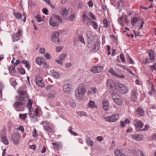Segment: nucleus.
Segmentation results:
<instances>
[{
	"mask_svg": "<svg viewBox=\"0 0 156 156\" xmlns=\"http://www.w3.org/2000/svg\"><path fill=\"white\" fill-rule=\"evenodd\" d=\"M117 89L120 93L122 94H125L128 92V89L126 86L120 83L118 84Z\"/></svg>",
	"mask_w": 156,
	"mask_h": 156,
	"instance_id": "f03ea898",
	"label": "nucleus"
},
{
	"mask_svg": "<svg viewBox=\"0 0 156 156\" xmlns=\"http://www.w3.org/2000/svg\"><path fill=\"white\" fill-rule=\"evenodd\" d=\"M90 25H92V26L94 27V29H97L98 28V25L96 22L93 21L92 20L91 22Z\"/></svg>",
	"mask_w": 156,
	"mask_h": 156,
	"instance_id": "c756f323",
	"label": "nucleus"
},
{
	"mask_svg": "<svg viewBox=\"0 0 156 156\" xmlns=\"http://www.w3.org/2000/svg\"><path fill=\"white\" fill-rule=\"evenodd\" d=\"M120 151L118 149H115L114 151V154L115 156H120L121 154Z\"/></svg>",
	"mask_w": 156,
	"mask_h": 156,
	"instance_id": "e433bc0d",
	"label": "nucleus"
},
{
	"mask_svg": "<svg viewBox=\"0 0 156 156\" xmlns=\"http://www.w3.org/2000/svg\"><path fill=\"white\" fill-rule=\"evenodd\" d=\"M49 23L51 26L55 27H57L59 25L58 22L51 20H49Z\"/></svg>",
	"mask_w": 156,
	"mask_h": 156,
	"instance_id": "393cba45",
	"label": "nucleus"
},
{
	"mask_svg": "<svg viewBox=\"0 0 156 156\" xmlns=\"http://www.w3.org/2000/svg\"><path fill=\"white\" fill-rule=\"evenodd\" d=\"M132 137L133 139L138 141L141 140L142 139V136L137 134L132 135Z\"/></svg>",
	"mask_w": 156,
	"mask_h": 156,
	"instance_id": "f3484780",
	"label": "nucleus"
},
{
	"mask_svg": "<svg viewBox=\"0 0 156 156\" xmlns=\"http://www.w3.org/2000/svg\"><path fill=\"white\" fill-rule=\"evenodd\" d=\"M22 63L25 65V67L27 68H29L30 66V64L26 60H23L22 62Z\"/></svg>",
	"mask_w": 156,
	"mask_h": 156,
	"instance_id": "f704fd0d",
	"label": "nucleus"
},
{
	"mask_svg": "<svg viewBox=\"0 0 156 156\" xmlns=\"http://www.w3.org/2000/svg\"><path fill=\"white\" fill-rule=\"evenodd\" d=\"M100 46V43L99 41H97L94 44V47L93 48V50L95 52H96Z\"/></svg>",
	"mask_w": 156,
	"mask_h": 156,
	"instance_id": "bb28decb",
	"label": "nucleus"
},
{
	"mask_svg": "<svg viewBox=\"0 0 156 156\" xmlns=\"http://www.w3.org/2000/svg\"><path fill=\"white\" fill-rule=\"evenodd\" d=\"M103 23L104 27L105 28H107L108 27V20L106 19H105L103 20Z\"/></svg>",
	"mask_w": 156,
	"mask_h": 156,
	"instance_id": "37998d69",
	"label": "nucleus"
},
{
	"mask_svg": "<svg viewBox=\"0 0 156 156\" xmlns=\"http://www.w3.org/2000/svg\"><path fill=\"white\" fill-rule=\"evenodd\" d=\"M86 91V89L83 86V84H80L75 92L76 98L78 100H82L83 98Z\"/></svg>",
	"mask_w": 156,
	"mask_h": 156,
	"instance_id": "f257e3e1",
	"label": "nucleus"
},
{
	"mask_svg": "<svg viewBox=\"0 0 156 156\" xmlns=\"http://www.w3.org/2000/svg\"><path fill=\"white\" fill-rule=\"evenodd\" d=\"M11 84L13 86H15L17 84V83L16 80H14L11 82Z\"/></svg>",
	"mask_w": 156,
	"mask_h": 156,
	"instance_id": "774afa93",
	"label": "nucleus"
},
{
	"mask_svg": "<svg viewBox=\"0 0 156 156\" xmlns=\"http://www.w3.org/2000/svg\"><path fill=\"white\" fill-rule=\"evenodd\" d=\"M55 19L60 23L62 22V20L60 19V17L58 15H56L55 16Z\"/></svg>",
	"mask_w": 156,
	"mask_h": 156,
	"instance_id": "6e6d98bb",
	"label": "nucleus"
},
{
	"mask_svg": "<svg viewBox=\"0 0 156 156\" xmlns=\"http://www.w3.org/2000/svg\"><path fill=\"white\" fill-rule=\"evenodd\" d=\"M78 39L79 40L81 41L82 43L83 44H85L84 39L83 38L82 35H79L78 37Z\"/></svg>",
	"mask_w": 156,
	"mask_h": 156,
	"instance_id": "a19ab883",
	"label": "nucleus"
},
{
	"mask_svg": "<svg viewBox=\"0 0 156 156\" xmlns=\"http://www.w3.org/2000/svg\"><path fill=\"white\" fill-rule=\"evenodd\" d=\"M89 15L90 17L94 20H96L95 16L91 12H90L89 13Z\"/></svg>",
	"mask_w": 156,
	"mask_h": 156,
	"instance_id": "a18cd8bd",
	"label": "nucleus"
},
{
	"mask_svg": "<svg viewBox=\"0 0 156 156\" xmlns=\"http://www.w3.org/2000/svg\"><path fill=\"white\" fill-rule=\"evenodd\" d=\"M67 55L66 54H62L59 57V59L60 60L63 61L66 57Z\"/></svg>",
	"mask_w": 156,
	"mask_h": 156,
	"instance_id": "c03bdc74",
	"label": "nucleus"
},
{
	"mask_svg": "<svg viewBox=\"0 0 156 156\" xmlns=\"http://www.w3.org/2000/svg\"><path fill=\"white\" fill-rule=\"evenodd\" d=\"M9 73L12 74L16 72L15 69H9Z\"/></svg>",
	"mask_w": 156,
	"mask_h": 156,
	"instance_id": "680f3d73",
	"label": "nucleus"
},
{
	"mask_svg": "<svg viewBox=\"0 0 156 156\" xmlns=\"http://www.w3.org/2000/svg\"><path fill=\"white\" fill-rule=\"evenodd\" d=\"M109 72L110 73H111L112 75L113 76H116V75H117V73H116L114 71L113 69H111L109 70Z\"/></svg>",
	"mask_w": 156,
	"mask_h": 156,
	"instance_id": "8fccbe9b",
	"label": "nucleus"
},
{
	"mask_svg": "<svg viewBox=\"0 0 156 156\" xmlns=\"http://www.w3.org/2000/svg\"><path fill=\"white\" fill-rule=\"evenodd\" d=\"M19 72L22 74H24L25 71L24 69H18Z\"/></svg>",
	"mask_w": 156,
	"mask_h": 156,
	"instance_id": "bf43d9fd",
	"label": "nucleus"
},
{
	"mask_svg": "<svg viewBox=\"0 0 156 156\" xmlns=\"http://www.w3.org/2000/svg\"><path fill=\"white\" fill-rule=\"evenodd\" d=\"M77 114L80 116H86L87 115V113L84 112H78Z\"/></svg>",
	"mask_w": 156,
	"mask_h": 156,
	"instance_id": "de8ad7c7",
	"label": "nucleus"
},
{
	"mask_svg": "<svg viewBox=\"0 0 156 156\" xmlns=\"http://www.w3.org/2000/svg\"><path fill=\"white\" fill-rule=\"evenodd\" d=\"M86 143L88 146H92L94 144L93 141L89 138H88L86 140Z\"/></svg>",
	"mask_w": 156,
	"mask_h": 156,
	"instance_id": "a878e982",
	"label": "nucleus"
},
{
	"mask_svg": "<svg viewBox=\"0 0 156 156\" xmlns=\"http://www.w3.org/2000/svg\"><path fill=\"white\" fill-rule=\"evenodd\" d=\"M88 6L90 7H92L93 5L92 0H90L87 3Z\"/></svg>",
	"mask_w": 156,
	"mask_h": 156,
	"instance_id": "13d9d810",
	"label": "nucleus"
},
{
	"mask_svg": "<svg viewBox=\"0 0 156 156\" xmlns=\"http://www.w3.org/2000/svg\"><path fill=\"white\" fill-rule=\"evenodd\" d=\"M148 53L150 57V59L153 60L154 58V51L151 50H149L148 51Z\"/></svg>",
	"mask_w": 156,
	"mask_h": 156,
	"instance_id": "b1692460",
	"label": "nucleus"
},
{
	"mask_svg": "<svg viewBox=\"0 0 156 156\" xmlns=\"http://www.w3.org/2000/svg\"><path fill=\"white\" fill-rule=\"evenodd\" d=\"M112 98L114 101L117 105H121L122 104V101L120 96L118 94L114 93L112 94Z\"/></svg>",
	"mask_w": 156,
	"mask_h": 156,
	"instance_id": "20e7f679",
	"label": "nucleus"
},
{
	"mask_svg": "<svg viewBox=\"0 0 156 156\" xmlns=\"http://www.w3.org/2000/svg\"><path fill=\"white\" fill-rule=\"evenodd\" d=\"M27 91H25L21 90L19 92V94L20 95H26L27 94Z\"/></svg>",
	"mask_w": 156,
	"mask_h": 156,
	"instance_id": "052dcab7",
	"label": "nucleus"
},
{
	"mask_svg": "<svg viewBox=\"0 0 156 156\" xmlns=\"http://www.w3.org/2000/svg\"><path fill=\"white\" fill-rule=\"evenodd\" d=\"M68 12L66 8L63 9L61 12V14L64 16H66Z\"/></svg>",
	"mask_w": 156,
	"mask_h": 156,
	"instance_id": "ea45409f",
	"label": "nucleus"
},
{
	"mask_svg": "<svg viewBox=\"0 0 156 156\" xmlns=\"http://www.w3.org/2000/svg\"><path fill=\"white\" fill-rule=\"evenodd\" d=\"M87 39L94 40V36L92 33L90 31H88L87 32Z\"/></svg>",
	"mask_w": 156,
	"mask_h": 156,
	"instance_id": "aec40b11",
	"label": "nucleus"
},
{
	"mask_svg": "<svg viewBox=\"0 0 156 156\" xmlns=\"http://www.w3.org/2000/svg\"><path fill=\"white\" fill-rule=\"evenodd\" d=\"M46 89L48 90H50L51 92L55 93L56 88L53 85L48 86L46 87Z\"/></svg>",
	"mask_w": 156,
	"mask_h": 156,
	"instance_id": "6ab92c4d",
	"label": "nucleus"
},
{
	"mask_svg": "<svg viewBox=\"0 0 156 156\" xmlns=\"http://www.w3.org/2000/svg\"><path fill=\"white\" fill-rule=\"evenodd\" d=\"M37 85L39 87H43L44 86V84L42 82V80H40L38 77H36L34 80Z\"/></svg>",
	"mask_w": 156,
	"mask_h": 156,
	"instance_id": "2eb2a0df",
	"label": "nucleus"
},
{
	"mask_svg": "<svg viewBox=\"0 0 156 156\" xmlns=\"http://www.w3.org/2000/svg\"><path fill=\"white\" fill-rule=\"evenodd\" d=\"M59 34L58 32H54L51 35V40L52 42L58 44L59 41Z\"/></svg>",
	"mask_w": 156,
	"mask_h": 156,
	"instance_id": "0eeeda50",
	"label": "nucleus"
},
{
	"mask_svg": "<svg viewBox=\"0 0 156 156\" xmlns=\"http://www.w3.org/2000/svg\"><path fill=\"white\" fill-rule=\"evenodd\" d=\"M130 122V121L128 119H126L124 121H122L121 123V125L123 127L125 126L127 124H129Z\"/></svg>",
	"mask_w": 156,
	"mask_h": 156,
	"instance_id": "c85d7f7f",
	"label": "nucleus"
},
{
	"mask_svg": "<svg viewBox=\"0 0 156 156\" xmlns=\"http://www.w3.org/2000/svg\"><path fill=\"white\" fill-rule=\"evenodd\" d=\"M33 134H32V136L34 137H37L38 136V134H37V132L36 129H34L33 130Z\"/></svg>",
	"mask_w": 156,
	"mask_h": 156,
	"instance_id": "79ce46f5",
	"label": "nucleus"
},
{
	"mask_svg": "<svg viewBox=\"0 0 156 156\" xmlns=\"http://www.w3.org/2000/svg\"><path fill=\"white\" fill-rule=\"evenodd\" d=\"M103 108L105 111L108 109L109 103L108 100L104 99L103 101Z\"/></svg>",
	"mask_w": 156,
	"mask_h": 156,
	"instance_id": "dca6fc26",
	"label": "nucleus"
},
{
	"mask_svg": "<svg viewBox=\"0 0 156 156\" xmlns=\"http://www.w3.org/2000/svg\"><path fill=\"white\" fill-rule=\"evenodd\" d=\"M18 129L20 130L23 133L24 131V128L22 126H20L18 128Z\"/></svg>",
	"mask_w": 156,
	"mask_h": 156,
	"instance_id": "69168bd1",
	"label": "nucleus"
},
{
	"mask_svg": "<svg viewBox=\"0 0 156 156\" xmlns=\"http://www.w3.org/2000/svg\"><path fill=\"white\" fill-rule=\"evenodd\" d=\"M83 18L82 21L84 23H85L87 26L90 25L91 22L92 20L89 18L87 16V15L85 14H83L82 16Z\"/></svg>",
	"mask_w": 156,
	"mask_h": 156,
	"instance_id": "ddd939ff",
	"label": "nucleus"
},
{
	"mask_svg": "<svg viewBox=\"0 0 156 156\" xmlns=\"http://www.w3.org/2000/svg\"><path fill=\"white\" fill-rule=\"evenodd\" d=\"M23 103L22 102L16 101L14 102L13 104V106L16 109L17 108H20L23 105Z\"/></svg>",
	"mask_w": 156,
	"mask_h": 156,
	"instance_id": "4be33fe9",
	"label": "nucleus"
},
{
	"mask_svg": "<svg viewBox=\"0 0 156 156\" xmlns=\"http://www.w3.org/2000/svg\"><path fill=\"white\" fill-rule=\"evenodd\" d=\"M97 140L98 141L101 142L103 140V138L102 136H98L97 137Z\"/></svg>",
	"mask_w": 156,
	"mask_h": 156,
	"instance_id": "338daca9",
	"label": "nucleus"
},
{
	"mask_svg": "<svg viewBox=\"0 0 156 156\" xmlns=\"http://www.w3.org/2000/svg\"><path fill=\"white\" fill-rule=\"evenodd\" d=\"M133 124L137 131H141V129L143 126L144 124L142 122L138 119L133 120Z\"/></svg>",
	"mask_w": 156,
	"mask_h": 156,
	"instance_id": "7ed1b4c3",
	"label": "nucleus"
},
{
	"mask_svg": "<svg viewBox=\"0 0 156 156\" xmlns=\"http://www.w3.org/2000/svg\"><path fill=\"white\" fill-rule=\"evenodd\" d=\"M103 70V69H91V71L95 73H98Z\"/></svg>",
	"mask_w": 156,
	"mask_h": 156,
	"instance_id": "c9c22d12",
	"label": "nucleus"
},
{
	"mask_svg": "<svg viewBox=\"0 0 156 156\" xmlns=\"http://www.w3.org/2000/svg\"><path fill=\"white\" fill-rule=\"evenodd\" d=\"M36 62L39 65H43L44 67H48L46 62L44 58L40 57H38L36 58Z\"/></svg>",
	"mask_w": 156,
	"mask_h": 156,
	"instance_id": "9b49d317",
	"label": "nucleus"
},
{
	"mask_svg": "<svg viewBox=\"0 0 156 156\" xmlns=\"http://www.w3.org/2000/svg\"><path fill=\"white\" fill-rule=\"evenodd\" d=\"M43 127L44 129L48 133H52L53 132H54L53 127L49 125L48 124L47 125H44Z\"/></svg>",
	"mask_w": 156,
	"mask_h": 156,
	"instance_id": "4468645a",
	"label": "nucleus"
},
{
	"mask_svg": "<svg viewBox=\"0 0 156 156\" xmlns=\"http://www.w3.org/2000/svg\"><path fill=\"white\" fill-rule=\"evenodd\" d=\"M42 11L44 14L45 15H47L48 14V10L47 9L44 8L42 9Z\"/></svg>",
	"mask_w": 156,
	"mask_h": 156,
	"instance_id": "4d7b16f0",
	"label": "nucleus"
},
{
	"mask_svg": "<svg viewBox=\"0 0 156 156\" xmlns=\"http://www.w3.org/2000/svg\"><path fill=\"white\" fill-rule=\"evenodd\" d=\"M2 141L5 144L7 145L9 144V141L6 136L2 137Z\"/></svg>",
	"mask_w": 156,
	"mask_h": 156,
	"instance_id": "7c9ffc66",
	"label": "nucleus"
},
{
	"mask_svg": "<svg viewBox=\"0 0 156 156\" xmlns=\"http://www.w3.org/2000/svg\"><path fill=\"white\" fill-rule=\"evenodd\" d=\"M128 60L129 61V63L134 64V62L130 57L129 56L128 58Z\"/></svg>",
	"mask_w": 156,
	"mask_h": 156,
	"instance_id": "e2e57ef3",
	"label": "nucleus"
},
{
	"mask_svg": "<svg viewBox=\"0 0 156 156\" xmlns=\"http://www.w3.org/2000/svg\"><path fill=\"white\" fill-rule=\"evenodd\" d=\"M138 93L136 89H134L131 91V99L133 101L136 102L137 100Z\"/></svg>",
	"mask_w": 156,
	"mask_h": 156,
	"instance_id": "6e6552de",
	"label": "nucleus"
},
{
	"mask_svg": "<svg viewBox=\"0 0 156 156\" xmlns=\"http://www.w3.org/2000/svg\"><path fill=\"white\" fill-rule=\"evenodd\" d=\"M149 128V126L148 125H146L144 127V128L141 129V131H147L148 130Z\"/></svg>",
	"mask_w": 156,
	"mask_h": 156,
	"instance_id": "0e129e2a",
	"label": "nucleus"
},
{
	"mask_svg": "<svg viewBox=\"0 0 156 156\" xmlns=\"http://www.w3.org/2000/svg\"><path fill=\"white\" fill-rule=\"evenodd\" d=\"M94 40H90V39H87V46L89 48H90L92 47V42Z\"/></svg>",
	"mask_w": 156,
	"mask_h": 156,
	"instance_id": "72a5a7b5",
	"label": "nucleus"
},
{
	"mask_svg": "<svg viewBox=\"0 0 156 156\" xmlns=\"http://www.w3.org/2000/svg\"><path fill=\"white\" fill-rule=\"evenodd\" d=\"M33 103V101L30 99H29L28 100V102L26 105V107L28 108V110L29 112V116L30 117L34 118V115H32L31 114V109L32 107V104Z\"/></svg>",
	"mask_w": 156,
	"mask_h": 156,
	"instance_id": "1a4fd4ad",
	"label": "nucleus"
},
{
	"mask_svg": "<svg viewBox=\"0 0 156 156\" xmlns=\"http://www.w3.org/2000/svg\"><path fill=\"white\" fill-rule=\"evenodd\" d=\"M22 32V30H19L16 34H13L12 35V40L14 42L17 41L20 38V35Z\"/></svg>",
	"mask_w": 156,
	"mask_h": 156,
	"instance_id": "9d476101",
	"label": "nucleus"
},
{
	"mask_svg": "<svg viewBox=\"0 0 156 156\" xmlns=\"http://www.w3.org/2000/svg\"><path fill=\"white\" fill-rule=\"evenodd\" d=\"M136 112L137 114L140 116H143L144 115V110L140 107L138 108L136 110Z\"/></svg>",
	"mask_w": 156,
	"mask_h": 156,
	"instance_id": "a211bd4d",
	"label": "nucleus"
},
{
	"mask_svg": "<svg viewBox=\"0 0 156 156\" xmlns=\"http://www.w3.org/2000/svg\"><path fill=\"white\" fill-rule=\"evenodd\" d=\"M75 17V15L74 14H72L70 15L69 18V20L70 21H72L74 20Z\"/></svg>",
	"mask_w": 156,
	"mask_h": 156,
	"instance_id": "3c124183",
	"label": "nucleus"
},
{
	"mask_svg": "<svg viewBox=\"0 0 156 156\" xmlns=\"http://www.w3.org/2000/svg\"><path fill=\"white\" fill-rule=\"evenodd\" d=\"M72 85L70 82L65 83L63 86V90L64 92L69 94L71 92Z\"/></svg>",
	"mask_w": 156,
	"mask_h": 156,
	"instance_id": "39448f33",
	"label": "nucleus"
},
{
	"mask_svg": "<svg viewBox=\"0 0 156 156\" xmlns=\"http://www.w3.org/2000/svg\"><path fill=\"white\" fill-rule=\"evenodd\" d=\"M44 57H45V58L48 60L50 59L51 58V56L49 53H46L44 55Z\"/></svg>",
	"mask_w": 156,
	"mask_h": 156,
	"instance_id": "603ef678",
	"label": "nucleus"
},
{
	"mask_svg": "<svg viewBox=\"0 0 156 156\" xmlns=\"http://www.w3.org/2000/svg\"><path fill=\"white\" fill-rule=\"evenodd\" d=\"M52 144L55 145V147L59 149L62 147V144L60 143H52Z\"/></svg>",
	"mask_w": 156,
	"mask_h": 156,
	"instance_id": "4c0bfd02",
	"label": "nucleus"
},
{
	"mask_svg": "<svg viewBox=\"0 0 156 156\" xmlns=\"http://www.w3.org/2000/svg\"><path fill=\"white\" fill-rule=\"evenodd\" d=\"M51 74L56 79L59 78L60 75L58 73L53 70L51 71Z\"/></svg>",
	"mask_w": 156,
	"mask_h": 156,
	"instance_id": "412c9836",
	"label": "nucleus"
},
{
	"mask_svg": "<svg viewBox=\"0 0 156 156\" xmlns=\"http://www.w3.org/2000/svg\"><path fill=\"white\" fill-rule=\"evenodd\" d=\"M35 17L37 18V20L38 22H40L43 20L42 19L41 17H40L38 15H37Z\"/></svg>",
	"mask_w": 156,
	"mask_h": 156,
	"instance_id": "09e8293b",
	"label": "nucleus"
},
{
	"mask_svg": "<svg viewBox=\"0 0 156 156\" xmlns=\"http://www.w3.org/2000/svg\"><path fill=\"white\" fill-rule=\"evenodd\" d=\"M155 90L153 86H152L151 91L148 92V93L151 96H152L153 94L155 93Z\"/></svg>",
	"mask_w": 156,
	"mask_h": 156,
	"instance_id": "58836bf2",
	"label": "nucleus"
},
{
	"mask_svg": "<svg viewBox=\"0 0 156 156\" xmlns=\"http://www.w3.org/2000/svg\"><path fill=\"white\" fill-rule=\"evenodd\" d=\"M27 117V114H20L19 115V118L21 120H25Z\"/></svg>",
	"mask_w": 156,
	"mask_h": 156,
	"instance_id": "473e14b6",
	"label": "nucleus"
},
{
	"mask_svg": "<svg viewBox=\"0 0 156 156\" xmlns=\"http://www.w3.org/2000/svg\"><path fill=\"white\" fill-rule=\"evenodd\" d=\"M119 115L118 114L113 115L110 116L105 117L104 119L106 121L114 122H116L119 118Z\"/></svg>",
	"mask_w": 156,
	"mask_h": 156,
	"instance_id": "423d86ee",
	"label": "nucleus"
},
{
	"mask_svg": "<svg viewBox=\"0 0 156 156\" xmlns=\"http://www.w3.org/2000/svg\"><path fill=\"white\" fill-rule=\"evenodd\" d=\"M120 58L121 59L122 61L123 62H125V59L124 56V55L123 53H122L120 54Z\"/></svg>",
	"mask_w": 156,
	"mask_h": 156,
	"instance_id": "864d4df0",
	"label": "nucleus"
},
{
	"mask_svg": "<svg viewBox=\"0 0 156 156\" xmlns=\"http://www.w3.org/2000/svg\"><path fill=\"white\" fill-rule=\"evenodd\" d=\"M107 85L110 88H112L114 85L113 81L111 79H108L107 80Z\"/></svg>",
	"mask_w": 156,
	"mask_h": 156,
	"instance_id": "5701e85b",
	"label": "nucleus"
},
{
	"mask_svg": "<svg viewBox=\"0 0 156 156\" xmlns=\"http://www.w3.org/2000/svg\"><path fill=\"white\" fill-rule=\"evenodd\" d=\"M20 138V136L17 134H13L12 136V139L13 143L16 145L19 144V141Z\"/></svg>",
	"mask_w": 156,
	"mask_h": 156,
	"instance_id": "f8f14e48",
	"label": "nucleus"
},
{
	"mask_svg": "<svg viewBox=\"0 0 156 156\" xmlns=\"http://www.w3.org/2000/svg\"><path fill=\"white\" fill-rule=\"evenodd\" d=\"M139 20L138 18L136 17H133L131 20L132 23H134L138 21Z\"/></svg>",
	"mask_w": 156,
	"mask_h": 156,
	"instance_id": "49530a36",
	"label": "nucleus"
},
{
	"mask_svg": "<svg viewBox=\"0 0 156 156\" xmlns=\"http://www.w3.org/2000/svg\"><path fill=\"white\" fill-rule=\"evenodd\" d=\"M88 106L90 108H94L96 107L94 102L92 101H90L88 103Z\"/></svg>",
	"mask_w": 156,
	"mask_h": 156,
	"instance_id": "2f4dec72",
	"label": "nucleus"
},
{
	"mask_svg": "<svg viewBox=\"0 0 156 156\" xmlns=\"http://www.w3.org/2000/svg\"><path fill=\"white\" fill-rule=\"evenodd\" d=\"M70 105L73 108H74L76 106V104L75 102L72 101L70 102Z\"/></svg>",
	"mask_w": 156,
	"mask_h": 156,
	"instance_id": "5fc2aeb1",
	"label": "nucleus"
},
{
	"mask_svg": "<svg viewBox=\"0 0 156 156\" xmlns=\"http://www.w3.org/2000/svg\"><path fill=\"white\" fill-rule=\"evenodd\" d=\"M13 14L16 18L17 19H20L22 17V15L20 12H13Z\"/></svg>",
	"mask_w": 156,
	"mask_h": 156,
	"instance_id": "cd10ccee",
	"label": "nucleus"
}]
</instances>
